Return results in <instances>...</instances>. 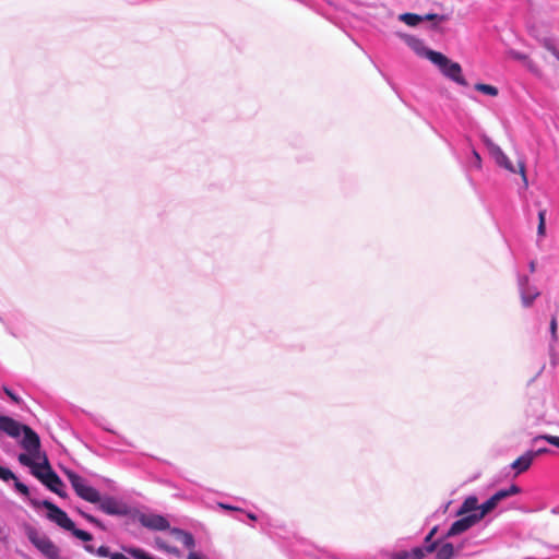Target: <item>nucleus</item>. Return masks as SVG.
<instances>
[{
  "label": "nucleus",
  "mask_w": 559,
  "mask_h": 559,
  "mask_svg": "<svg viewBox=\"0 0 559 559\" xmlns=\"http://www.w3.org/2000/svg\"><path fill=\"white\" fill-rule=\"evenodd\" d=\"M474 87L476 91L484 93L486 95H489V96H497L499 93L497 87L489 85V84L477 83V84H475Z\"/></svg>",
  "instance_id": "obj_24"
},
{
  "label": "nucleus",
  "mask_w": 559,
  "mask_h": 559,
  "mask_svg": "<svg viewBox=\"0 0 559 559\" xmlns=\"http://www.w3.org/2000/svg\"><path fill=\"white\" fill-rule=\"evenodd\" d=\"M43 506L48 510V519L51 522L56 523L58 526L67 531L73 528V521L68 516V514L63 510H61L59 507H57L56 504L48 500H45L43 502Z\"/></svg>",
  "instance_id": "obj_6"
},
{
  "label": "nucleus",
  "mask_w": 559,
  "mask_h": 559,
  "mask_svg": "<svg viewBox=\"0 0 559 559\" xmlns=\"http://www.w3.org/2000/svg\"><path fill=\"white\" fill-rule=\"evenodd\" d=\"M550 333H551L552 341L556 342L557 341V320H556V318H552L550 321Z\"/></svg>",
  "instance_id": "obj_33"
},
{
  "label": "nucleus",
  "mask_w": 559,
  "mask_h": 559,
  "mask_svg": "<svg viewBox=\"0 0 559 559\" xmlns=\"http://www.w3.org/2000/svg\"><path fill=\"white\" fill-rule=\"evenodd\" d=\"M0 478L4 481H9L11 479H15V475L11 469L0 465Z\"/></svg>",
  "instance_id": "obj_29"
},
{
  "label": "nucleus",
  "mask_w": 559,
  "mask_h": 559,
  "mask_svg": "<svg viewBox=\"0 0 559 559\" xmlns=\"http://www.w3.org/2000/svg\"><path fill=\"white\" fill-rule=\"evenodd\" d=\"M187 559H202L201 556L194 551H190Z\"/></svg>",
  "instance_id": "obj_42"
},
{
  "label": "nucleus",
  "mask_w": 559,
  "mask_h": 559,
  "mask_svg": "<svg viewBox=\"0 0 559 559\" xmlns=\"http://www.w3.org/2000/svg\"><path fill=\"white\" fill-rule=\"evenodd\" d=\"M14 480H15V483H14V487H15V489H16L20 493H22V495H24V496H27V495H28V492H29V491H28V487H27L25 484H23V483L19 481L16 478H15Z\"/></svg>",
  "instance_id": "obj_30"
},
{
  "label": "nucleus",
  "mask_w": 559,
  "mask_h": 559,
  "mask_svg": "<svg viewBox=\"0 0 559 559\" xmlns=\"http://www.w3.org/2000/svg\"><path fill=\"white\" fill-rule=\"evenodd\" d=\"M67 477L80 498L91 503H97L99 501V491L90 486L82 476L74 472H67Z\"/></svg>",
  "instance_id": "obj_5"
},
{
  "label": "nucleus",
  "mask_w": 559,
  "mask_h": 559,
  "mask_svg": "<svg viewBox=\"0 0 559 559\" xmlns=\"http://www.w3.org/2000/svg\"><path fill=\"white\" fill-rule=\"evenodd\" d=\"M528 267H530V272L531 273H534L535 270H536V263L535 261H531L530 264H528Z\"/></svg>",
  "instance_id": "obj_46"
},
{
  "label": "nucleus",
  "mask_w": 559,
  "mask_h": 559,
  "mask_svg": "<svg viewBox=\"0 0 559 559\" xmlns=\"http://www.w3.org/2000/svg\"><path fill=\"white\" fill-rule=\"evenodd\" d=\"M539 440H546L548 443L559 448V437H557V436H550V435L537 436L533 439V442L537 443Z\"/></svg>",
  "instance_id": "obj_27"
},
{
  "label": "nucleus",
  "mask_w": 559,
  "mask_h": 559,
  "mask_svg": "<svg viewBox=\"0 0 559 559\" xmlns=\"http://www.w3.org/2000/svg\"><path fill=\"white\" fill-rule=\"evenodd\" d=\"M123 549L126 552H128L134 559H155L141 548L129 547V548H123Z\"/></svg>",
  "instance_id": "obj_23"
},
{
  "label": "nucleus",
  "mask_w": 559,
  "mask_h": 559,
  "mask_svg": "<svg viewBox=\"0 0 559 559\" xmlns=\"http://www.w3.org/2000/svg\"><path fill=\"white\" fill-rule=\"evenodd\" d=\"M25 534L28 540L40 551L47 559H61L60 549L45 534L40 533L34 526H26Z\"/></svg>",
  "instance_id": "obj_3"
},
{
  "label": "nucleus",
  "mask_w": 559,
  "mask_h": 559,
  "mask_svg": "<svg viewBox=\"0 0 559 559\" xmlns=\"http://www.w3.org/2000/svg\"><path fill=\"white\" fill-rule=\"evenodd\" d=\"M397 36L404 40V43L418 56L425 57L429 60V53L436 52L429 48H426L424 41L413 35L397 33Z\"/></svg>",
  "instance_id": "obj_11"
},
{
  "label": "nucleus",
  "mask_w": 559,
  "mask_h": 559,
  "mask_svg": "<svg viewBox=\"0 0 559 559\" xmlns=\"http://www.w3.org/2000/svg\"><path fill=\"white\" fill-rule=\"evenodd\" d=\"M394 559H409V550H401L395 552Z\"/></svg>",
  "instance_id": "obj_35"
},
{
  "label": "nucleus",
  "mask_w": 559,
  "mask_h": 559,
  "mask_svg": "<svg viewBox=\"0 0 559 559\" xmlns=\"http://www.w3.org/2000/svg\"><path fill=\"white\" fill-rule=\"evenodd\" d=\"M471 512H473V513L478 512V500L474 496H471L464 500L457 514L461 515V514L471 513Z\"/></svg>",
  "instance_id": "obj_18"
},
{
  "label": "nucleus",
  "mask_w": 559,
  "mask_h": 559,
  "mask_svg": "<svg viewBox=\"0 0 559 559\" xmlns=\"http://www.w3.org/2000/svg\"><path fill=\"white\" fill-rule=\"evenodd\" d=\"M469 166L471 167H474L476 169H480L481 168V158H480V155L477 151L473 150L472 151V156L469 158Z\"/></svg>",
  "instance_id": "obj_28"
},
{
  "label": "nucleus",
  "mask_w": 559,
  "mask_h": 559,
  "mask_svg": "<svg viewBox=\"0 0 559 559\" xmlns=\"http://www.w3.org/2000/svg\"><path fill=\"white\" fill-rule=\"evenodd\" d=\"M399 20L408 26H416L424 21V17L415 13H402L400 14Z\"/></svg>",
  "instance_id": "obj_22"
},
{
  "label": "nucleus",
  "mask_w": 559,
  "mask_h": 559,
  "mask_svg": "<svg viewBox=\"0 0 559 559\" xmlns=\"http://www.w3.org/2000/svg\"><path fill=\"white\" fill-rule=\"evenodd\" d=\"M139 522L142 526L151 531H170V524L168 520L160 514L141 513L139 515Z\"/></svg>",
  "instance_id": "obj_8"
},
{
  "label": "nucleus",
  "mask_w": 559,
  "mask_h": 559,
  "mask_svg": "<svg viewBox=\"0 0 559 559\" xmlns=\"http://www.w3.org/2000/svg\"><path fill=\"white\" fill-rule=\"evenodd\" d=\"M424 17V21H438L443 22L445 17L443 15H438L435 13H428L426 15H421Z\"/></svg>",
  "instance_id": "obj_31"
},
{
  "label": "nucleus",
  "mask_w": 559,
  "mask_h": 559,
  "mask_svg": "<svg viewBox=\"0 0 559 559\" xmlns=\"http://www.w3.org/2000/svg\"><path fill=\"white\" fill-rule=\"evenodd\" d=\"M25 426L9 416L0 415V430L12 438L20 437Z\"/></svg>",
  "instance_id": "obj_13"
},
{
  "label": "nucleus",
  "mask_w": 559,
  "mask_h": 559,
  "mask_svg": "<svg viewBox=\"0 0 559 559\" xmlns=\"http://www.w3.org/2000/svg\"><path fill=\"white\" fill-rule=\"evenodd\" d=\"M81 514H82V515H83V516H84V518H85L90 523H93V524L98 525V526L100 525L99 521H98L96 518H94L93 515L87 514V513H84V512H81Z\"/></svg>",
  "instance_id": "obj_36"
},
{
  "label": "nucleus",
  "mask_w": 559,
  "mask_h": 559,
  "mask_svg": "<svg viewBox=\"0 0 559 559\" xmlns=\"http://www.w3.org/2000/svg\"><path fill=\"white\" fill-rule=\"evenodd\" d=\"M4 391H5L7 395H8L10 399H12V400H13V401H15V402H17V401H19V400H17V397H16V395H15L14 393H12L9 389H4Z\"/></svg>",
  "instance_id": "obj_41"
},
{
  "label": "nucleus",
  "mask_w": 559,
  "mask_h": 559,
  "mask_svg": "<svg viewBox=\"0 0 559 559\" xmlns=\"http://www.w3.org/2000/svg\"><path fill=\"white\" fill-rule=\"evenodd\" d=\"M429 55V61L439 69L442 75H444L447 79L455 82L459 85H467V82L462 73V67L460 66V63L452 61L451 59H449L447 56L439 51L430 52Z\"/></svg>",
  "instance_id": "obj_2"
},
{
  "label": "nucleus",
  "mask_w": 559,
  "mask_h": 559,
  "mask_svg": "<svg viewBox=\"0 0 559 559\" xmlns=\"http://www.w3.org/2000/svg\"><path fill=\"white\" fill-rule=\"evenodd\" d=\"M484 141H485V144L487 145L490 154L496 159L497 164L504 167L506 169H508L511 173H515V169H514L512 163L510 162L508 156L502 152V150L498 145L492 143L488 138H486Z\"/></svg>",
  "instance_id": "obj_14"
},
{
  "label": "nucleus",
  "mask_w": 559,
  "mask_h": 559,
  "mask_svg": "<svg viewBox=\"0 0 559 559\" xmlns=\"http://www.w3.org/2000/svg\"><path fill=\"white\" fill-rule=\"evenodd\" d=\"M520 491H521V488L518 485L513 484L508 488L498 490L496 493L492 495V497L497 501V503H499L501 500H503L508 497L520 493Z\"/></svg>",
  "instance_id": "obj_19"
},
{
  "label": "nucleus",
  "mask_w": 559,
  "mask_h": 559,
  "mask_svg": "<svg viewBox=\"0 0 559 559\" xmlns=\"http://www.w3.org/2000/svg\"><path fill=\"white\" fill-rule=\"evenodd\" d=\"M218 507L224 509V510H228V511H239V512H242V509H240L238 507H234L231 504H227V503L219 502Z\"/></svg>",
  "instance_id": "obj_34"
},
{
  "label": "nucleus",
  "mask_w": 559,
  "mask_h": 559,
  "mask_svg": "<svg viewBox=\"0 0 559 559\" xmlns=\"http://www.w3.org/2000/svg\"><path fill=\"white\" fill-rule=\"evenodd\" d=\"M477 522V516H475L473 513L467 514L452 523L451 527L447 533V537L459 535L471 528Z\"/></svg>",
  "instance_id": "obj_12"
},
{
  "label": "nucleus",
  "mask_w": 559,
  "mask_h": 559,
  "mask_svg": "<svg viewBox=\"0 0 559 559\" xmlns=\"http://www.w3.org/2000/svg\"><path fill=\"white\" fill-rule=\"evenodd\" d=\"M84 549L91 554H95L96 552V549L94 548V546L92 545H85L84 546Z\"/></svg>",
  "instance_id": "obj_43"
},
{
  "label": "nucleus",
  "mask_w": 559,
  "mask_h": 559,
  "mask_svg": "<svg viewBox=\"0 0 559 559\" xmlns=\"http://www.w3.org/2000/svg\"><path fill=\"white\" fill-rule=\"evenodd\" d=\"M156 544L163 550H165V547H167V545L164 542H162L159 538L156 539Z\"/></svg>",
  "instance_id": "obj_44"
},
{
  "label": "nucleus",
  "mask_w": 559,
  "mask_h": 559,
  "mask_svg": "<svg viewBox=\"0 0 559 559\" xmlns=\"http://www.w3.org/2000/svg\"><path fill=\"white\" fill-rule=\"evenodd\" d=\"M95 555L98 557H103V558H105V557L110 558L111 552L107 546H100L96 549Z\"/></svg>",
  "instance_id": "obj_32"
},
{
  "label": "nucleus",
  "mask_w": 559,
  "mask_h": 559,
  "mask_svg": "<svg viewBox=\"0 0 559 559\" xmlns=\"http://www.w3.org/2000/svg\"><path fill=\"white\" fill-rule=\"evenodd\" d=\"M546 233V210H540L538 212V227H537V235L539 237L545 236Z\"/></svg>",
  "instance_id": "obj_25"
},
{
  "label": "nucleus",
  "mask_w": 559,
  "mask_h": 559,
  "mask_svg": "<svg viewBox=\"0 0 559 559\" xmlns=\"http://www.w3.org/2000/svg\"><path fill=\"white\" fill-rule=\"evenodd\" d=\"M69 532H71L73 536H75L76 538H79L83 542H90L93 539L92 534H90L88 532H85L83 530L76 528L74 524H73V528L69 530Z\"/></svg>",
  "instance_id": "obj_26"
},
{
  "label": "nucleus",
  "mask_w": 559,
  "mask_h": 559,
  "mask_svg": "<svg viewBox=\"0 0 559 559\" xmlns=\"http://www.w3.org/2000/svg\"><path fill=\"white\" fill-rule=\"evenodd\" d=\"M437 532V527H433L429 534L425 537V545L415 547L409 550V559H423L428 554H431L437 548V542L432 540L433 535Z\"/></svg>",
  "instance_id": "obj_10"
},
{
  "label": "nucleus",
  "mask_w": 559,
  "mask_h": 559,
  "mask_svg": "<svg viewBox=\"0 0 559 559\" xmlns=\"http://www.w3.org/2000/svg\"><path fill=\"white\" fill-rule=\"evenodd\" d=\"M246 514H247L248 519H250L251 521L258 520L257 515L252 512H247Z\"/></svg>",
  "instance_id": "obj_47"
},
{
  "label": "nucleus",
  "mask_w": 559,
  "mask_h": 559,
  "mask_svg": "<svg viewBox=\"0 0 559 559\" xmlns=\"http://www.w3.org/2000/svg\"><path fill=\"white\" fill-rule=\"evenodd\" d=\"M23 438L21 440L22 448L27 453H21L19 455V462L22 465L28 466L31 468H35L38 463L35 461L40 459V440L38 435L31 429L28 426H25L22 430Z\"/></svg>",
  "instance_id": "obj_1"
},
{
  "label": "nucleus",
  "mask_w": 559,
  "mask_h": 559,
  "mask_svg": "<svg viewBox=\"0 0 559 559\" xmlns=\"http://www.w3.org/2000/svg\"><path fill=\"white\" fill-rule=\"evenodd\" d=\"M535 459V453L532 450L526 451L523 455L518 457L512 464L511 467L516 469L518 473L525 472L532 465L533 460Z\"/></svg>",
  "instance_id": "obj_16"
},
{
  "label": "nucleus",
  "mask_w": 559,
  "mask_h": 559,
  "mask_svg": "<svg viewBox=\"0 0 559 559\" xmlns=\"http://www.w3.org/2000/svg\"><path fill=\"white\" fill-rule=\"evenodd\" d=\"M99 509L108 515H124L128 512L127 506L112 497H99Z\"/></svg>",
  "instance_id": "obj_9"
},
{
  "label": "nucleus",
  "mask_w": 559,
  "mask_h": 559,
  "mask_svg": "<svg viewBox=\"0 0 559 559\" xmlns=\"http://www.w3.org/2000/svg\"><path fill=\"white\" fill-rule=\"evenodd\" d=\"M549 450L547 448H539L537 449L536 451H533V453H535V457L537 455H540V454H544V453H547Z\"/></svg>",
  "instance_id": "obj_40"
},
{
  "label": "nucleus",
  "mask_w": 559,
  "mask_h": 559,
  "mask_svg": "<svg viewBox=\"0 0 559 559\" xmlns=\"http://www.w3.org/2000/svg\"><path fill=\"white\" fill-rule=\"evenodd\" d=\"M464 548V543L460 544L456 548L451 543H443L439 546L437 543L436 559H451L453 556L461 554Z\"/></svg>",
  "instance_id": "obj_15"
},
{
  "label": "nucleus",
  "mask_w": 559,
  "mask_h": 559,
  "mask_svg": "<svg viewBox=\"0 0 559 559\" xmlns=\"http://www.w3.org/2000/svg\"><path fill=\"white\" fill-rule=\"evenodd\" d=\"M518 285L522 305L526 308L531 307L534 300L539 296V290L530 283V278L526 275L519 276Z\"/></svg>",
  "instance_id": "obj_7"
},
{
  "label": "nucleus",
  "mask_w": 559,
  "mask_h": 559,
  "mask_svg": "<svg viewBox=\"0 0 559 559\" xmlns=\"http://www.w3.org/2000/svg\"><path fill=\"white\" fill-rule=\"evenodd\" d=\"M110 559H129L126 555L120 552H111Z\"/></svg>",
  "instance_id": "obj_38"
},
{
  "label": "nucleus",
  "mask_w": 559,
  "mask_h": 559,
  "mask_svg": "<svg viewBox=\"0 0 559 559\" xmlns=\"http://www.w3.org/2000/svg\"><path fill=\"white\" fill-rule=\"evenodd\" d=\"M519 165H520V171H521V174H522V176H523V179H524V181L526 182V176H525V170H524V164H523V163H520Z\"/></svg>",
  "instance_id": "obj_45"
},
{
  "label": "nucleus",
  "mask_w": 559,
  "mask_h": 559,
  "mask_svg": "<svg viewBox=\"0 0 559 559\" xmlns=\"http://www.w3.org/2000/svg\"><path fill=\"white\" fill-rule=\"evenodd\" d=\"M497 501L491 496L487 501H485L480 507H478V512L473 513L477 516V520H481L488 512L493 510L497 507Z\"/></svg>",
  "instance_id": "obj_20"
},
{
  "label": "nucleus",
  "mask_w": 559,
  "mask_h": 559,
  "mask_svg": "<svg viewBox=\"0 0 559 559\" xmlns=\"http://www.w3.org/2000/svg\"><path fill=\"white\" fill-rule=\"evenodd\" d=\"M540 45L548 50L559 61V49L552 37H544L539 39Z\"/></svg>",
  "instance_id": "obj_21"
},
{
  "label": "nucleus",
  "mask_w": 559,
  "mask_h": 559,
  "mask_svg": "<svg viewBox=\"0 0 559 559\" xmlns=\"http://www.w3.org/2000/svg\"><path fill=\"white\" fill-rule=\"evenodd\" d=\"M43 464H37L35 468H32L33 475L40 479L41 483L51 491L60 497H64V492L62 491L63 483L61 478L50 468L46 455H43Z\"/></svg>",
  "instance_id": "obj_4"
},
{
  "label": "nucleus",
  "mask_w": 559,
  "mask_h": 559,
  "mask_svg": "<svg viewBox=\"0 0 559 559\" xmlns=\"http://www.w3.org/2000/svg\"><path fill=\"white\" fill-rule=\"evenodd\" d=\"M165 551L173 554V555H179V550L176 547L167 546V547H165Z\"/></svg>",
  "instance_id": "obj_39"
},
{
  "label": "nucleus",
  "mask_w": 559,
  "mask_h": 559,
  "mask_svg": "<svg viewBox=\"0 0 559 559\" xmlns=\"http://www.w3.org/2000/svg\"><path fill=\"white\" fill-rule=\"evenodd\" d=\"M512 56L513 58L518 59V60H527V56L525 53H522V52H512Z\"/></svg>",
  "instance_id": "obj_37"
},
{
  "label": "nucleus",
  "mask_w": 559,
  "mask_h": 559,
  "mask_svg": "<svg viewBox=\"0 0 559 559\" xmlns=\"http://www.w3.org/2000/svg\"><path fill=\"white\" fill-rule=\"evenodd\" d=\"M170 534L180 540L188 549H193L195 546L194 537L191 533L178 527L170 528Z\"/></svg>",
  "instance_id": "obj_17"
}]
</instances>
